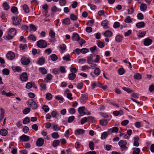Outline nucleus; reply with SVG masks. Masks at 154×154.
I'll use <instances>...</instances> for the list:
<instances>
[{
  "instance_id": "obj_59",
  "label": "nucleus",
  "mask_w": 154,
  "mask_h": 154,
  "mask_svg": "<svg viewBox=\"0 0 154 154\" xmlns=\"http://www.w3.org/2000/svg\"><path fill=\"white\" fill-rule=\"evenodd\" d=\"M146 33L145 31H143L140 32H139V34L138 35V36L140 37H142L144 36Z\"/></svg>"
},
{
  "instance_id": "obj_16",
  "label": "nucleus",
  "mask_w": 154,
  "mask_h": 154,
  "mask_svg": "<svg viewBox=\"0 0 154 154\" xmlns=\"http://www.w3.org/2000/svg\"><path fill=\"white\" fill-rule=\"evenodd\" d=\"M139 137L137 136L134 137V146L137 147L139 146V143H138V141L139 140Z\"/></svg>"
},
{
  "instance_id": "obj_53",
  "label": "nucleus",
  "mask_w": 154,
  "mask_h": 154,
  "mask_svg": "<svg viewBox=\"0 0 154 154\" xmlns=\"http://www.w3.org/2000/svg\"><path fill=\"white\" fill-rule=\"evenodd\" d=\"M122 88L123 90L128 92V93H131L132 91L130 88H127L124 87H122Z\"/></svg>"
},
{
  "instance_id": "obj_26",
  "label": "nucleus",
  "mask_w": 154,
  "mask_h": 154,
  "mask_svg": "<svg viewBox=\"0 0 154 154\" xmlns=\"http://www.w3.org/2000/svg\"><path fill=\"white\" fill-rule=\"evenodd\" d=\"M147 8V6L146 5L144 4H141L140 6V9L143 11H145Z\"/></svg>"
},
{
  "instance_id": "obj_27",
  "label": "nucleus",
  "mask_w": 154,
  "mask_h": 154,
  "mask_svg": "<svg viewBox=\"0 0 154 154\" xmlns=\"http://www.w3.org/2000/svg\"><path fill=\"white\" fill-rule=\"evenodd\" d=\"M93 62V60L92 55L87 57V62L88 64H91Z\"/></svg>"
},
{
  "instance_id": "obj_40",
  "label": "nucleus",
  "mask_w": 154,
  "mask_h": 154,
  "mask_svg": "<svg viewBox=\"0 0 154 154\" xmlns=\"http://www.w3.org/2000/svg\"><path fill=\"white\" fill-rule=\"evenodd\" d=\"M94 73L96 75H98L100 73V70L99 68H96L95 69Z\"/></svg>"
},
{
  "instance_id": "obj_61",
  "label": "nucleus",
  "mask_w": 154,
  "mask_h": 154,
  "mask_svg": "<svg viewBox=\"0 0 154 154\" xmlns=\"http://www.w3.org/2000/svg\"><path fill=\"white\" fill-rule=\"evenodd\" d=\"M42 108L46 112H47L49 110V108L48 107V106H47L44 105L42 107Z\"/></svg>"
},
{
  "instance_id": "obj_20",
  "label": "nucleus",
  "mask_w": 154,
  "mask_h": 154,
  "mask_svg": "<svg viewBox=\"0 0 154 154\" xmlns=\"http://www.w3.org/2000/svg\"><path fill=\"white\" fill-rule=\"evenodd\" d=\"M0 134L4 136L7 135L8 133V131L5 129H2L0 130Z\"/></svg>"
},
{
  "instance_id": "obj_28",
  "label": "nucleus",
  "mask_w": 154,
  "mask_h": 154,
  "mask_svg": "<svg viewBox=\"0 0 154 154\" xmlns=\"http://www.w3.org/2000/svg\"><path fill=\"white\" fill-rule=\"evenodd\" d=\"M124 22L127 23H130L132 22V19L130 16H128L124 20Z\"/></svg>"
},
{
  "instance_id": "obj_64",
  "label": "nucleus",
  "mask_w": 154,
  "mask_h": 154,
  "mask_svg": "<svg viewBox=\"0 0 154 154\" xmlns=\"http://www.w3.org/2000/svg\"><path fill=\"white\" fill-rule=\"evenodd\" d=\"M57 111H53L51 113V115L53 117L55 118L56 117L57 115Z\"/></svg>"
},
{
  "instance_id": "obj_57",
  "label": "nucleus",
  "mask_w": 154,
  "mask_h": 154,
  "mask_svg": "<svg viewBox=\"0 0 154 154\" xmlns=\"http://www.w3.org/2000/svg\"><path fill=\"white\" fill-rule=\"evenodd\" d=\"M88 119L86 117H84L82 118L81 120V125H83L87 121Z\"/></svg>"
},
{
  "instance_id": "obj_29",
  "label": "nucleus",
  "mask_w": 154,
  "mask_h": 154,
  "mask_svg": "<svg viewBox=\"0 0 154 154\" xmlns=\"http://www.w3.org/2000/svg\"><path fill=\"white\" fill-rule=\"evenodd\" d=\"M62 23L65 25L69 24H70V20L69 18H65L63 20Z\"/></svg>"
},
{
  "instance_id": "obj_44",
  "label": "nucleus",
  "mask_w": 154,
  "mask_h": 154,
  "mask_svg": "<svg viewBox=\"0 0 154 154\" xmlns=\"http://www.w3.org/2000/svg\"><path fill=\"white\" fill-rule=\"evenodd\" d=\"M70 18L72 20L75 21L77 20V17L73 14H72L70 15Z\"/></svg>"
},
{
  "instance_id": "obj_9",
  "label": "nucleus",
  "mask_w": 154,
  "mask_h": 154,
  "mask_svg": "<svg viewBox=\"0 0 154 154\" xmlns=\"http://www.w3.org/2000/svg\"><path fill=\"white\" fill-rule=\"evenodd\" d=\"M109 22L108 20H105L101 22V25L103 27L104 29H106L109 28Z\"/></svg>"
},
{
  "instance_id": "obj_32",
  "label": "nucleus",
  "mask_w": 154,
  "mask_h": 154,
  "mask_svg": "<svg viewBox=\"0 0 154 154\" xmlns=\"http://www.w3.org/2000/svg\"><path fill=\"white\" fill-rule=\"evenodd\" d=\"M134 77L135 79L139 80L141 79L142 76L139 73H137L134 75Z\"/></svg>"
},
{
  "instance_id": "obj_62",
  "label": "nucleus",
  "mask_w": 154,
  "mask_h": 154,
  "mask_svg": "<svg viewBox=\"0 0 154 154\" xmlns=\"http://www.w3.org/2000/svg\"><path fill=\"white\" fill-rule=\"evenodd\" d=\"M75 119V117L73 116H72L69 117L68 119V122L69 123H71Z\"/></svg>"
},
{
  "instance_id": "obj_7",
  "label": "nucleus",
  "mask_w": 154,
  "mask_h": 154,
  "mask_svg": "<svg viewBox=\"0 0 154 154\" xmlns=\"http://www.w3.org/2000/svg\"><path fill=\"white\" fill-rule=\"evenodd\" d=\"M7 58L9 60H13L15 57L14 54L12 51H9L7 54Z\"/></svg>"
},
{
  "instance_id": "obj_52",
  "label": "nucleus",
  "mask_w": 154,
  "mask_h": 154,
  "mask_svg": "<svg viewBox=\"0 0 154 154\" xmlns=\"http://www.w3.org/2000/svg\"><path fill=\"white\" fill-rule=\"evenodd\" d=\"M72 38L73 41H77V33H74L72 34Z\"/></svg>"
},
{
  "instance_id": "obj_42",
  "label": "nucleus",
  "mask_w": 154,
  "mask_h": 154,
  "mask_svg": "<svg viewBox=\"0 0 154 154\" xmlns=\"http://www.w3.org/2000/svg\"><path fill=\"white\" fill-rule=\"evenodd\" d=\"M2 72L4 74L8 75L10 73V71L7 69H4L2 70Z\"/></svg>"
},
{
  "instance_id": "obj_55",
  "label": "nucleus",
  "mask_w": 154,
  "mask_h": 154,
  "mask_svg": "<svg viewBox=\"0 0 154 154\" xmlns=\"http://www.w3.org/2000/svg\"><path fill=\"white\" fill-rule=\"evenodd\" d=\"M68 111L70 114H73L75 112L76 110L74 108H72L69 109Z\"/></svg>"
},
{
  "instance_id": "obj_56",
  "label": "nucleus",
  "mask_w": 154,
  "mask_h": 154,
  "mask_svg": "<svg viewBox=\"0 0 154 154\" xmlns=\"http://www.w3.org/2000/svg\"><path fill=\"white\" fill-rule=\"evenodd\" d=\"M29 27L31 30H32L33 31H35L36 30L37 28L35 25L32 24H30L29 25Z\"/></svg>"
},
{
  "instance_id": "obj_24",
  "label": "nucleus",
  "mask_w": 154,
  "mask_h": 154,
  "mask_svg": "<svg viewBox=\"0 0 154 154\" xmlns=\"http://www.w3.org/2000/svg\"><path fill=\"white\" fill-rule=\"evenodd\" d=\"M76 74L74 73L69 74L68 75V78L70 80H73L76 77Z\"/></svg>"
},
{
  "instance_id": "obj_46",
  "label": "nucleus",
  "mask_w": 154,
  "mask_h": 154,
  "mask_svg": "<svg viewBox=\"0 0 154 154\" xmlns=\"http://www.w3.org/2000/svg\"><path fill=\"white\" fill-rule=\"evenodd\" d=\"M30 119L29 117H26L23 120V123L24 124H26L30 122Z\"/></svg>"
},
{
  "instance_id": "obj_11",
  "label": "nucleus",
  "mask_w": 154,
  "mask_h": 154,
  "mask_svg": "<svg viewBox=\"0 0 154 154\" xmlns=\"http://www.w3.org/2000/svg\"><path fill=\"white\" fill-rule=\"evenodd\" d=\"M85 109L84 106H81L78 109V112L81 116H82L86 114V113L84 111Z\"/></svg>"
},
{
  "instance_id": "obj_39",
  "label": "nucleus",
  "mask_w": 154,
  "mask_h": 154,
  "mask_svg": "<svg viewBox=\"0 0 154 154\" xmlns=\"http://www.w3.org/2000/svg\"><path fill=\"white\" fill-rule=\"evenodd\" d=\"M49 34L51 38H54L55 37V33L52 30L50 31Z\"/></svg>"
},
{
  "instance_id": "obj_41",
  "label": "nucleus",
  "mask_w": 154,
  "mask_h": 154,
  "mask_svg": "<svg viewBox=\"0 0 154 154\" xmlns=\"http://www.w3.org/2000/svg\"><path fill=\"white\" fill-rule=\"evenodd\" d=\"M51 60L53 61H55L57 60L58 57L57 55L55 54H52L50 56Z\"/></svg>"
},
{
  "instance_id": "obj_50",
  "label": "nucleus",
  "mask_w": 154,
  "mask_h": 154,
  "mask_svg": "<svg viewBox=\"0 0 154 154\" xmlns=\"http://www.w3.org/2000/svg\"><path fill=\"white\" fill-rule=\"evenodd\" d=\"M52 79V75L50 74H48L46 77L45 78V80L46 81L47 80H51Z\"/></svg>"
},
{
  "instance_id": "obj_10",
  "label": "nucleus",
  "mask_w": 154,
  "mask_h": 154,
  "mask_svg": "<svg viewBox=\"0 0 154 154\" xmlns=\"http://www.w3.org/2000/svg\"><path fill=\"white\" fill-rule=\"evenodd\" d=\"M20 140L23 142H27L29 140V137L25 135H23L20 137Z\"/></svg>"
},
{
  "instance_id": "obj_21",
  "label": "nucleus",
  "mask_w": 154,
  "mask_h": 154,
  "mask_svg": "<svg viewBox=\"0 0 154 154\" xmlns=\"http://www.w3.org/2000/svg\"><path fill=\"white\" fill-rule=\"evenodd\" d=\"M9 34H11L12 35L14 36L16 33V31L14 28L11 29L8 32Z\"/></svg>"
},
{
  "instance_id": "obj_2",
  "label": "nucleus",
  "mask_w": 154,
  "mask_h": 154,
  "mask_svg": "<svg viewBox=\"0 0 154 154\" xmlns=\"http://www.w3.org/2000/svg\"><path fill=\"white\" fill-rule=\"evenodd\" d=\"M37 45L40 48H45L47 46V44L45 41L40 40L37 42Z\"/></svg>"
},
{
  "instance_id": "obj_3",
  "label": "nucleus",
  "mask_w": 154,
  "mask_h": 154,
  "mask_svg": "<svg viewBox=\"0 0 154 154\" xmlns=\"http://www.w3.org/2000/svg\"><path fill=\"white\" fill-rule=\"evenodd\" d=\"M127 143L125 141L121 140L119 141L118 144L121 148L122 151L126 149L127 147L126 146Z\"/></svg>"
},
{
  "instance_id": "obj_22",
  "label": "nucleus",
  "mask_w": 154,
  "mask_h": 154,
  "mask_svg": "<svg viewBox=\"0 0 154 154\" xmlns=\"http://www.w3.org/2000/svg\"><path fill=\"white\" fill-rule=\"evenodd\" d=\"M30 107H31L32 109H36L38 106L37 104L34 101L32 102L31 104H30Z\"/></svg>"
},
{
  "instance_id": "obj_34",
  "label": "nucleus",
  "mask_w": 154,
  "mask_h": 154,
  "mask_svg": "<svg viewBox=\"0 0 154 154\" xmlns=\"http://www.w3.org/2000/svg\"><path fill=\"white\" fill-rule=\"evenodd\" d=\"M60 48L61 50V53H63L65 51L66 49V46L65 45L63 44L60 46Z\"/></svg>"
},
{
  "instance_id": "obj_58",
  "label": "nucleus",
  "mask_w": 154,
  "mask_h": 154,
  "mask_svg": "<svg viewBox=\"0 0 154 154\" xmlns=\"http://www.w3.org/2000/svg\"><path fill=\"white\" fill-rule=\"evenodd\" d=\"M66 0H59L60 5L61 6L65 5L66 3Z\"/></svg>"
},
{
  "instance_id": "obj_35",
  "label": "nucleus",
  "mask_w": 154,
  "mask_h": 154,
  "mask_svg": "<svg viewBox=\"0 0 154 154\" xmlns=\"http://www.w3.org/2000/svg\"><path fill=\"white\" fill-rule=\"evenodd\" d=\"M28 39L29 40H32L35 41L36 40V37L33 35H31L28 37Z\"/></svg>"
},
{
  "instance_id": "obj_8",
  "label": "nucleus",
  "mask_w": 154,
  "mask_h": 154,
  "mask_svg": "<svg viewBox=\"0 0 154 154\" xmlns=\"http://www.w3.org/2000/svg\"><path fill=\"white\" fill-rule=\"evenodd\" d=\"M118 128L117 127H115L113 128H110L108 129L107 132L108 134H111L112 133H117L118 131Z\"/></svg>"
},
{
  "instance_id": "obj_13",
  "label": "nucleus",
  "mask_w": 154,
  "mask_h": 154,
  "mask_svg": "<svg viewBox=\"0 0 154 154\" xmlns=\"http://www.w3.org/2000/svg\"><path fill=\"white\" fill-rule=\"evenodd\" d=\"M89 51V50L86 48H83L81 49L78 48V54L80 53L85 54Z\"/></svg>"
},
{
  "instance_id": "obj_6",
  "label": "nucleus",
  "mask_w": 154,
  "mask_h": 154,
  "mask_svg": "<svg viewBox=\"0 0 154 154\" xmlns=\"http://www.w3.org/2000/svg\"><path fill=\"white\" fill-rule=\"evenodd\" d=\"M21 80L23 82L27 81L28 80L27 75L26 72L23 73L20 76Z\"/></svg>"
},
{
  "instance_id": "obj_30",
  "label": "nucleus",
  "mask_w": 154,
  "mask_h": 154,
  "mask_svg": "<svg viewBox=\"0 0 154 154\" xmlns=\"http://www.w3.org/2000/svg\"><path fill=\"white\" fill-rule=\"evenodd\" d=\"M11 11L15 14H17L18 12L17 11V8L16 7H13L11 9Z\"/></svg>"
},
{
  "instance_id": "obj_43",
  "label": "nucleus",
  "mask_w": 154,
  "mask_h": 154,
  "mask_svg": "<svg viewBox=\"0 0 154 154\" xmlns=\"http://www.w3.org/2000/svg\"><path fill=\"white\" fill-rule=\"evenodd\" d=\"M39 70L44 75L47 73V71L46 69L43 67H40L39 68Z\"/></svg>"
},
{
  "instance_id": "obj_14",
  "label": "nucleus",
  "mask_w": 154,
  "mask_h": 154,
  "mask_svg": "<svg viewBox=\"0 0 154 154\" xmlns=\"http://www.w3.org/2000/svg\"><path fill=\"white\" fill-rule=\"evenodd\" d=\"M152 42V40L149 38H146L145 39L144 42V45L146 46H148L150 45Z\"/></svg>"
},
{
  "instance_id": "obj_54",
  "label": "nucleus",
  "mask_w": 154,
  "mask_h": 154,
  "mask_svg": "<svg viewBox=\"0 0 154 154\" xmlns=\"http://www.w3.org/2000/svg\"><path fill=\"white\" fill-rule=\"evenodd\" d=\"M85 133V131L81 129H78V134H83Z\"/></svg>"
},
{
  "instance_id": "obj_25",
  "label": "nucleus",
  "mask_w": 154,
  "mask_h": 154,
  "mask_svg": "<svg viewBox=\"0 0 154 154\" xmlns=\"http://www.w3.org/2000/svg\"><path fill=\"white\" fill-rule=\"evenodd\" d=\"M23 8L25 13H29V10L27 5L26 4L24 5L23 6Z\"/></svg>"
},
{
  "instance_id": "obj_36",
  "label": "nucleus",
  "mask_w": 154,
  "mask_h": 154,
  "mask_svg": "<svg viewBox=\"0 0 154 154\" xmlns=\"http://www.w3.org/2000/svg\"><path fill=\"white\" fill-rule=\"evenodd\" d=\"M134 150L133 152V154H139L140 152V149L139 148H133Z\"/></svg>"
},
{
  "instance_id": "obj_49",
  "label": "nucleus",
  "mask_w": 154,
  "mask_h": 154,
  "mask_svg": "<svg viewBox=\"0 0 154 154\" xmlns=\"http://www.w3.org/2000/svg\"><path fill=\"white\" fill-rule=\"evenodd\" d=\"M3 7L4 9L5 10H7L9 9L8 5L6 2H4L3 4Z\"/></svg>"
},
{
  "instance_id": "obj_51",
  "label": "nucleus",
  "mask_w": 154,
  "mask_h": 154,
  "mask_svg": "<svg viewBox=\"0 0 154 154\" xmlns=\"http://www.w3.org/2000/svg\"><path fill=\"white\" fill-rule=\"evenodd\" d=\"M89 147L91 150H93L94 149V144L93 142H90L89 143Z\"/></svg>"
},
{
  "instance_id": "obj_15",
  "label": "nucleus",
  "mask_w": 154,
  "mask_h": 154,
  "mask_svg": "<svg viewBox=\"0 0 154 154\" xmlns=\"http://www.w3.org/2000/svg\"><path fill=\"white\" fill-rule=\"evenodd\" d=\"M13 70L15 72H20L22 71V69L19 66H12Z\"/></svg>"
},
{
  "instance_id": "obj_23",
  "label": "nucleus",
  "mask_w": 154,
  "mask_h": 154,
  "mask_svg": "<svg viewBox=\"0 0 154 154\" xmlns=\"http://www.w3.org/2000/svg\"><path fill=\"white\" fill-rule=\"evenodd\" d=\"M123 37L120 35H117L115 38L116 41L117 42H121L122 40Z\"/></svg>"
},
{
  "instance_id": "obj_45",
  "label": "nucleus",
  "mask_w": 154,
  "mask_h": 154,
  "mask_svg": "<svg viewBox=\"0 0 154 154\" xmlns=\"http://www.w3.org/2000/svg\"><path fill=\"white\" fill-rule=\"evenodd\" d=\"M70 56L69 54H68L63 57V59L64 60L68 61L70 60Z\"/></svg>"
},
{
  "instance_id": "obj_1",
  "label": "nucleus",
  "mask_w": 154,
  "mask_h": 154,
  "mask_svg": "<svg viewBox=\"0 0 154 154\" xmlns=\"http://www.w3.org/2000/svg\"><path fill=\"white\" fill-rule=\"evenodd\" d=\"M12 23L15 26H19L21 24V19L17 16H13L12 17Z\"/></svg>"
},
{
  "instance_id": "obj_4",
  "label": "nucleus",
  "mask_w": 154,
  "mask_h": 154,
  "mask_svg": "<svg viewBox=\"0 0 154 154\" xmlns=\"http://www.w3.org/2000/svg\"><path fill=\"white\" fill-rule=\"evenodd\" d=\"M20 61L23 64L27 65L30 63V61L29 58L23 57L21 59Z\"/></svg>"
},
{
  "instance_id": "obj_12",
  "label": "nucleus",
  "mask_w": 154,
  "mask_h": 154,
  "mask_svg": "<svg viewBox=\"0 0 154 154\" xmlns=\"http://www.w3.org/2000/svg\"><path fill=\"white\" fill-rule=\"evenodd\" d=\"M44 143V139L42 138H39L37 140L36 143L38 146H41L43 145Z\"/></svg>"
},
{
  "instance_id": "obj_17",
  "label": "nucleus",
  "mask_w": 154,
  "mask_h": 154,
  "mask_svg": "<svg viewBox=\"0 0 154 154\" xmlns=\"http://www.w3.org/2000/svg\"><path fill=\"white\" fill-rule=\"evenodd\" d=\"M78 42L80 45L81 46H82V45L85 43V40L81 38L78 34Z\"/></svg>"
},
{
  "instance_id": "obj_19",
  "label": "nucleus",
  "mask_w": 154,
  "mask_h": 154,
  "mask_svg": "<svg viewBox=\"0 0 154 154\" xmlns=\"http://www.w3.org/2000/svg\"><path fill=\"white\" fill-rule=\"evenodd\" d=\"M136 25L137 27L141 28L144 27L145 24L144 22H140L136 23Z\"/></svg>"
},
{
  "instance_id": "obj_48",
  "label": "nucleus",
  "mask_w": 154,
  "mask_h": 154,
  "mask_svg": "<svg viewBox=\"0 0 154 154\" xmlns=\"http://www.w3.org/2000/svg\"><path fill=\"white\" fill-rule=\"evenodd\" d=\"M97 45L98 47L100 48H103L104 46V43L102 42L99 41L97 43Z\"/></svg>"
},
{
  "instance_id": "obj_5",
  "label": "nucleus",
  "mask_w": 154,
  "mask_h": 154,
  "mask_svg": "<svg viewBox=\"0 0 154 154\" xmlns=\"http://www.w3.org/2000/svg\"><path fill=\"white\" fill-rule=\"evenodd\" d=\"M88 100V95L87 94H82L80 98V100L82 103H85Z\"/></svg>"
},
{
  "instance_id": "obj_33",
  "label": "nucleus",
  "mask_w": 154,
  "mask_h": 154,
  "mask_svg": "<svg viewBox=\"0 0 154 154\" xmlns=\"http://www.w3.org/2000/svg\"><path fill=\"white\" fill-rule=\"evenodd\" d=\"M60 143V142L59 140H55L53 142L52 146L54 147H56L59 145Z\"/></svg>"
},
{
  "instance_id": "obj_38",
  "label": "nucleus",
  "mask_w": 154,
  "mask_h": 154,
  "mask_svg": "<svg viewBox=\"0 0 154 154\" xmlns=\"http://www.w3.org/2000/svg\"><path fill=\"white\" fill-rule=\"evenodd\" d=\"M108 136V133L106 132H104L101 135V138L102 139H105Z\"/></svg>"
},
{
  "instance_id": "obj_47",
  "label": "nucleus",
  "mask_w": 154,
  "mask_h": 154,
  "mask_svg": "<svg viewBox=\"0 0 154 154\" xmlns=\"http://www.w3.org/2000/svg\"><path fill=\"white\" fill-rule=\"evenodd\" d=\"M52 136L53 138L57 139L58 138L59 136L57 132H55L52 133Z\"/></svg>"
},
{
  "instance_id": "obj_31",
  "label": "nucleus",
  "mask_w": 154,
  "mask_h": 154,
  "mask_svg": "<svg viewBox=\"0 0 154 154\" xmlns=\"http://www.w3.org/2000/svg\"><path fill=\"white\" fill-rule=\"evenodd\" d=\"M45 62V58L43 57H41L39 59L38 61V63L39 65H42Z\"/></svg>"
},
{
  "instance_id": "obj_60",
  "label": "nucleus",
  "mask_w": 154,
  "mask_h": 154,
  "mask_svg": "<svg viewBox=\"0 0 154 154\" xmlns=\"http://www.w3.org/2000/svg\"><path fill=\"white\" fill-rule=\"evenodd\" d=\"M30 109L29 108H27L24 109L23 113L24 114H26L30 112Z\"/></svg>"
},
{
  "instance_id": "obj_37",
  "label": "nucleus",
  "mask_w": 154,
  "mask_h": 154,
  "mask_svg": "<svg viewBox=\"0 0 154 154\" xmlns=\"http://www.w3.org/2000/svg\"><path fill=\"white\" fill-rule=\"evenodd\" d=\"M100 123L101 125L102 126H105L107 125V122L106 120L105 119L101 120L100 121Z\"/></svg>"
},
{
  "instance_id": "obj_63",
  "label": "nucleus",
  "mask_w": 154,
  "mask_h": 154,
  "mask_svg": "<svg viewBox=\"0 0 154 154\" xmlns=\"http://www.w3.org/2000/svg\"><path fill=\"white\" fill-rule=\"evenodd\" d=\"M46 98L48 100H50L52 98V95L50 93H48L46 95Z\"/></svg>"
},
{
  "instance_id": "obj_18",
  "label": "nucleus",
  "mask_w": 154,
  "mask_h": 154,
  "mask_svg": "<svg viewBox=\"0 0 154 154\" xmlns=\"http://www.w3.org/2000/svg\"><path fill=\"white\" fill-rule=\"evenodd\" d=\"M112 32L110 31L107 30L104 33V36L106 37H110L112 35Z\"/></svg>"
}]
</instances>
